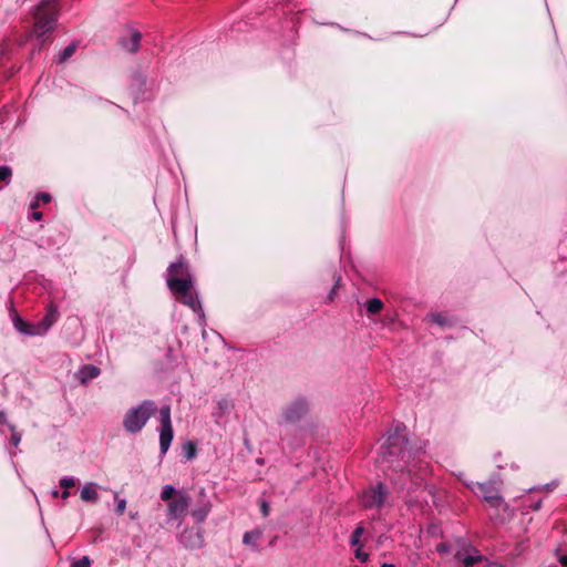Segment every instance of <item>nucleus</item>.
<instances>
[{"mask_svg":"<svg viewBox=\"0 0 567 567\" xmlns=\"http://www.w3.org/2000/svg\"><path fill=\"white\" fill-rule=\"evenodd\" d=\"M183 452L187 460H193L197 453L196 444L192 441H188L187 443L184 444Z\"/></svg>","mask_w":567,"mask_h":567,"instance_id":"obj_24","label":"nucleus"},{"mask_svg":"<svg viewBox=\"0 0 567 567\" xmlns=\"http://www.w3.org/2000/svg\"><path fill=\"white\" fill-rule=\"evenodd\" d=\"M430 320L439 326H446L449 324V320L446 317H444L441 313H431L429 316Z\"/></svg>","mask_w":567,"mask_h":567,"instance_id":"obj_29","label":"nucleus"},{"mask_svg":"<svg viewBox=\"0 0 567 567\" xmlns=\"http://www.w3.org/2000/svg\"><path fill=\"white\" fill-rule=\"evenodd\" d=\"M0 424H9L7 421V414L4 411H0Z\"/></svg>","mask_w":567,"mask_h":567,"instance_id":"obj_37","label":"nucleus"},{"mask_svg":"<svg viewBox=\"0 0 567 567\" xmlns=\"http://www.w3.org/2000/svg\"><path fill=\"white\" fill-rule=\"evenodd\" d=\"M169 279H192L188 271V264L183 256H181L175 262L171 264L169 267L167 268V285Z\"/></svg>","mask_w":567,"mask_h":567,"instance_id":"obj_12","label":"nucleus"},{"mask_svg":"<svg viewBox=\"0 0 567 567\" xmlns=\"http://www.w3.org/2000/svg\"><path fill=\"white\" fill-rule=\"evenodd\" d=\"M114 498L116 499V508L115 512L117 515L124 514L126 509V499L125 498H118V494L114 493Z\"/></svg>","mask_w":567,"mask_h":567,"instance_id":"obj_27","label":"nucleus"},{"mask_svg":"<svg viewBox=\"0 0 567 567\" xmlns=\"http://www.w3.org/2000/svg\"><path fill=\"white\" fill-rule=\"evenodd\" d=\"M262 533L260 529H254L250 532H246L243 536V543L249 547H251L254 550H258V540L260 539Z\"/></svg>","mask_w":567,"mask_h":567,"instance_id":"obj_19","label":"nucleus"},{"mask_svg":"<svg viewBox=\"0 0 567 567\" xmlns=\"http://www.w3.org/2000/svg\"><path fill=\"white\" fill-rule=\"evenodd\" d=\"M454 559L461 563V567H473V565L481 563L484 557L480 551L464 539H457L453 545Z\"/></svg>","mask_w":567,"mask_h":567,"instance_id":"obj_6","label":"nucleus"},{"mask_svg":"<svg viewBox=\"0 0 567 567\" xmlns=\"http://www.w3.org/2000/svg\"><path fill=\"white\" fill-rule=\"evenodd\" d=\"M308 412V403L305 399H297L289 404L282 412V419L286 423H296Z\"/></svg>","mask_w":567,"mask_h":567,"instance_id":"obj_9","label":"nucleus"},{"mask_svg":"<svg viewBox=\"0 0 567 567\" xmlns=\"http://www.w3.org/2000/svg\"><path fill=\"white\" fill-rule=\"evenodd\" d=\"M364 529L361 525H359L352 533L350 537V545L351 546H361V536L363 534Z\"/></svg>","mask_w":567,"mask_h":567,"instance_id":"obj_25","label":"nucleus"},{"mask_svg":"<svg viewBox=\"0 0 567 567\" xmlns=\"http://www.w3.org/2000/svg\"><path fill=\"white\" fill-rule=\"evenodd\" d=\"M339 284H340V277L337 279L334 286L332 287L331 291L329 292V296H328L329 300H333V297H334L336 290L339 287Z\"/></svg>","mask_w":567,"mask_h":567,"instance_id":"obj_36","label":"nucleus"},{"mask_svg":"<svg viewBox=\"0 0 567 567\" xmlns=\"http://www.w3.org/2000/svg\"><path fill=\"white\" fill-rule=\"evenodd\" d=\"M59 12L60 9L56 0H41L33 12L34 23L32 34L39 41L40 45L49 40L50 33L55 28Z\"/></svg>","mask_w":567,"mask_h":567,"instance_id":"obj_2","label":"nucleus"},{"mask_svg":"<svg viewBox=\"0 0 567 567\" xmlns=\"http://www.w3.org/2000/svg\"><path fill=\"white\" fill-rule=\"evenodd\" d=\"M381 567H395L393 564H383Z\"/></svg>","mask_w":567,"mask_h":567,"instance_id":"obj_44","label":"nucleus"},{"mask_svg":"<svg viewBox=\"0 0 567 567\" xmlns=\"http://www.w3.org/2000/svg\"><path fill=\"white\" fill-rule=\"evenodd\" d=\"M210 512V504L205 503L192 511V516L197 523H204Z\"/></svg>","mask_w":567,"mask_h":567,"instance_id":"obj_20","label":"nucleus"},{"mask_svg":"<svg viewBox=\"0 0 567 567\" xmlns=\"http://www.w3.org/2000/svg\"><path fill=\"white\" fill-rule=\"evenodd\" d=\"M41 218H42V213H40V212H34V213L32 214V219H34V220H40Z\"/></svg>","mask_w":567,"mask_h":567,"instance_id":"obj_40","label":"nucleus"},{"mask_svg":"<svg viewBox=\"0 0 567 567\" xmlns=\"http://www.w3.org/2000/svg\"><path fill=\"white\" fill-rule=\"evenodd\" d=\"M176 493V489L173 485H165L161 493V498L163 501H168Z\"/></svg>","mask_w":567,"mask_h":567,"instance_id":"obj_28","label":"nucleus"},{"mask_svg":"<svg viewBox=\"0 0 567 567\" xmlns=\"http://www.w3.org/2000/svg\"><path fill=\"white\" fill-rule=\"evenodd\" d=\"M475 494L481 496L491 507L498 508L504 501L499 494L498 487L494 482L485 483H465Z\"/></svg>","mask_w":567,"mask_h":567,"instance_id":"obj_7","label":"nucleus"},{"mask_svg":"<svg viewBox=\"0 0 567 567\" xmlns=\"http://www.w3.org/2000/svg\"><path fill=\"white\" fill-rule=\"evenodd\" d=\"M260 509H261L262 516L267 517L269 515V511H270L268 502L262 501L260 504Z\"/></svg>","mask_w":567,"mask_h":567,"instance_id":"obj_34","label":"nucleus"},{"mask_svg":"<svg viewBox=\"0 0 567 567\" xmlns=\"http://www.w3.org/2000/svg\"><path fill=\"white\" fill-rule=\"evenodd\" d=\"M51 494H52L53 497H59L60 496V492L58 489H53L51 492Z\"/></svg>","mask_w":567,"mask_h":567,"instance_id":"obj_42","label":"nucleus"},{"mask_svg":"<svg viewBox=\"0 0 567 567\" xmlns=\"http://www.w3.org/2000/svg\"><path fill=\"white\" fill-rule=\"evenodd\" d=\"M453 551V546H449L446 543H440L436 545V551L441 555L447 554L450 551Z\"/></svg>","mask_w":567,"mask_h":567,"instance_id":"obj_32","label":"nucleus"},{"mask_svg":"<svg viewBox=\"0 0 567 567\" xmlns=\"http://www.w3.org/2000/svg\"><path fill=\"white\" fill-rule=\"evenodd\" d=\"M136 515H137V514L135 513V514H131L130 516H131V518H132V519H135V518H136Z\"/></svg>","mask_w":567,"mask_h":567,"instance_id":"obj_45","label":"nucleus"},{"mask_svg":"<svg viewBox=\"0 0 567 567\" xmlns=\"http://www.w3.org/2000/svg\"><path fill=\"white\" fill-rule=\"evenodd\" d=\"M190 504L187 494H181L176 499L168 504V516L171 519H181L186 514Z\"/></svg>","mask_w":567,"mask_h":567,"instance_id":"obj_13","label":"nucleus"},{"mask_svg":"<svg viewBox=\"0 0 567 567\" xmlns=\"http://www.w3.org/2000/svg\"><path fill=\"white\" fill-rule=\"evenodd\" d=\"M128 34V39L125 37L120 39V44L125 51L135 53L140 50L142 34L137 30H130Z\"/></svg>","mask_w":567,"mask_h":567,"instance_id":"obj_14","label":"nucleus"},{"mask_svg":"<svg viewBox=\"0 0 567 567\" xmlns=\"http://www.w3.org/2000/svg\"><path fill=\"white\" fill-rule=\"evenodd\" d=\"M540 508V502H537L534 506H533V509L534 511H537Z\"/></svg>","mask_w":567,"mask_h":567,"instance_id":"obj_43","label":"nucleus"},{"mask_svg":"<svg viewBox=\"0 0 567 567\" xmlns=\"http://www.w3.org/2000/svg\"><path fill=\"white\" fill-rule=\"evenodd\" d=\"M59 319L58 307L50 302L45 316L35 323L38 337L44 336Z\"/></svg>","mask_w":567,"mask_h":567,"instance_id":"obj_10","label":"nucleus"},{"mask_svg":"<svg viewBox=\"0 0 567 567\" xmlns=\"http://www.w3.org/2000/svg\"><path fill=\"white\" fill-rule=\"evenodd\" d=\"M12 323H13V327L16 328V330L19 331L21 334L29 336V337H38L37 326L28 323L18 315H16L12 318Z\"/></svg>","mask_w":567,"mask_h":567,"instance_id":"obj_15","label":"nucleus"},{"mask_svg":"<svg viewBox=\"0 0 567 567\" xmlns=\"http://www.w3.org/2000/svg\"><path fill=\"white\" fill-rule=\"evenodd\" d=\"M157 412V405L152 400H144L140 404L130 408L122 421V425L127 433H140L148 420Z\"/></svg>","mask_w":567,"mask_h":567,"instance_id":"obj_3","label":"nucleus"},{"mask_svg":"<svg viewBox=\"0 0 567 567\" xmlns=\"http://www.w3.org/2000/svg\"><path fill=\"white\" fill-rule=\"evenodd\" d=\"M181 543L187 548H199L203 545V536L200 532H190L189 536L184 532L179 537Z\"/></svg>","mask_w":567,"mask_h":567,"instance_id":"obj_17","label":"nucleus"},{"mask_svg":"<svg viewBox=\"0 0 567 567\" xmlns=\"http://www.w3.org/2000/svg\"><path fill=\"white\" fill-rule=\"evenodd\" d=\"M159 452L161 455L164 456L167 453L174 437L169 405H164L159 409Z\"/></svg>","mask_w":567,"mask_h":567,"instance_id":"obj_8","label":"nucleus"},{"mask_svg":"<svg viewBox=\"0 0 567 567\" xmlns=\"http://www.w3.org/2000/svg\"><path fill=\"white\" fill-rule=\"evenodd\" d=\"M60 497L64 501L68 499L70 497L69 489H64L62 493H60Z\"/></svg>","mask_w":567,"mask_h":567,"instance_id":"obj_38","label":"nucleus"},{"mask_svg":"<svg viewBox=\"0 0 567 567\" xmlns=\"http://www.w3.org/2000/svg\"><path fill=\"white\" fill-rule=\"evenodd\" d=\"M73 567H91V560L87 556H83L73 564Z\"/></svg>","mask_w":567,"mask_h":567,"instance_id":"obj_33","label":"nucleus"},{"mask_svg":"<svg viewBox=\"0 0 567 567\" xmlns=\"http://www.w3.org/2000/svg\"><path fill=\"white\" fill-rule=\"evenodd\" d=\"M99 485L94 482H87L84 484L80 492V497L82 501L87 503H95L99 501Z\"/></svg>","mask_w":567,"mask_h":567,"instance_id":"obj_16","label":"nucleus"},{"mask_svg":"<svg viewBox=\"0 0 567 567\" xmlns=\"http://www.w3.org/2000/svg\"><path fill=\"white\" fill-rule=\"evenodd\" d=\"M558 560L563 567H567V556L566 555L560 556Z\"/></svg>","mask_w":567,"mask_h":567,"instance_id":"obj_39","label":"nucleus"},{"mask_svg":"<svg viewBox=\"0 0 567 567\" xmlns=\"http://www.w3.org/2000/svg\"><path fill=\"white\" fill-rule=\"evenodd\" d=\"M365 308L369 313L377 315L383 309V302L379 298H372L367 301Z\"/></svg>","mask_w":567,"mask_h":567,"instance_id":"obj_21","label":"nucleus"},{"mask_svg":"<svg viewBox=\"0 0 567 567\" xmlns=\"http://www.w3.org/2000/svg\"><path fill=\"white\" fill-rule=\"evenodd\" d=\"M193 279H169L168 288L173 293L182 296L184 305L188 306L194 312H197L202 321L205 320V316L198 300V297L192 292Z\"/></svg>","mask_w":567,"mask_h":567,"instance_id":"obj_5","label":"nucleus"},{"mask_svg":"<svg viewBox=\"0 0 567 567\" xmlns=\"http://www.w3.org/2000/svg\"><path fill=\"white\" fill-rule=\"evenodd\" d=\"M37 198H38V200H41L44 204H47L51 200V196L48 193H40Z\"/></svg>","mask_w":567,"mask_h":567,"instance_id":"obj_35","label":"nucleus"},{"mask_svg":"<svg viewBox=\"0 0 567 567\" xmlns=\"http://www.w3.org/2000/svg\"><path fill=\"white\" fill-rule=\"evenodd\" d=\"M8 426L12 432L10 441L14 446H18L21 442L22 435L16 430L13 424H8Z\"/></svg>","mask_w":567,"mask_h":567,"instance_id":"obj_30","label":"nucleus"},{"mask_svg":"<svg viewBox=\"0 0 567 567\" xmlns=\"http://www.w3.org/2000/svg\"><path fill=\"white\" fill-rule=\"evenodd\" d=\"M37 206H38V204H37V203H32V204H31V208H35Z\"/></svg>","mask_w":567,"mask_h":567,"instance_id":"obj_46","label":"nucleus"},{"mask_svg":"<svg viewBox=\"0 0 567 567\" xmlns=\"http://www.w3.org/2000/svg\"><path fill=\"white\" fill-rule=\"evenodd\" d=\"M59 319L58 307L50 302L45 316L35 323L38 337L44 336Z\"/></svg>","mask_w":567,"mask_h":567,"instance_id":"obj_11","label":"nucleus"},{"mask_svg":"<svg viewBox=\"0 0 567 567\" xmlns=\"http://www.w3.org/2000/svg\"><path fill=\"white\" fill-rule=\"evenodd\" d=\"M79 379L82 383H85L92 379H95L100 375V369L95 365L87 364L80 369Z\"/></svg>","mask_w":567,"mask_h":567,"instance_id":"obj_18","label":"nucleus"},{"mask_svg":"<svg viewBox=\"0 0 567 567\" xmlns=\"http://www.w3.org/2000/svg\"><path fill=\"white\" fill-rule=\"evenodd\" d=\"M359 499L365 509H380L385 505H391L389 488L383 483L371 485L362 491Z\"/></svg>","mask_w":567,"mask_h":567,"instance_id":"obj_4","label":"nucleus"},{"mask_svg":"<svg viewBox=\"0 0 567 567\" xmlns=\"http://www.w3.org/2000/svg\"><path fill=\"white\" fill-rule=\"evenodd\" d=\"M404 429L403 424L395 425L394 434H389L386 444L381 447L382 456L389 463L394 462L393 457H400V461L411 463L406 474L411 477L412 484L417 485L425 477L429 466L421 460L415 462L414 453L406 449L408 441L402 433Z\"/></svg>","mask_w":567,"mask_h":567,"instance_id":"obj_1","label":"nucleus"},{"mask_svg":"<svg viewBox=\"0 0 567 567\" xmlns=\"http://www.w3.org/2000/svg\"><path fill=\"white\" fill-rule=\"evenodd\" d=\"M393 483H394L395 485H398V487H400V488H404V487H405V484H404V483H401V482H399V481L393 480Z\"/></svg>","mask_w":567,"mask_h":567,"instance_id":"obj_41","label":"nucleus"},{"mask_svg":"<svg viewBox=\"0 0 567 567\" xmlns=\"http://www.w3.org/2000/svg\"><path fill=\"white\" fill-rule=\"evenodd\" d=\"M76 482H78V480L75 477H73V476H65V477L60 478L59 485L63 489H69L71 487H74L76 485Z\"/></svg>","mask_w":567,"mask_h":567,"instance_id":"obj_26","label":"nucleus"},{"mask_svg":"<svg viewBox=\"0 0 567 567\" xmlns=\"http://www.w3.org/2000/svg\"><path fill=\"white\" fill-rule=\"evenodd\" d=\"M12 176L11 168L9 166H0V189H2V184H9Z\"/></svg>","mask_w":567,"mask_h":567,"instance_id":"obj_23","label":"nucleus"},{"mask_svg":"<svg viewBox=\"0 0 567 567\" xmlns=\"http://www.w3.org/2000/svg\"><path fill=\"white\" fill-rule=\"evenodd\" d=\"M354 555L361 563H367L369 560V554L363 551L361 546H357Z\"/></svg>","mask_w":567,"mask_h":567,"instance_id":"obj_31","label":"nucleus"},{"mask_svg":"<svg viewBox=\"0 0 567 567\" xmlns=\"http://www.w3.org/2000/svg\"><path fill=\"white\" fill-rule=\"evenodd\" d=\"M76 50V43H70L64 50H62L56 56L58 63H64L69 58H71Z\"/></svg>","mask_w":567,"mask_h":567,"instance_id":"obj_22","label":"nucleus"}]
</instances>
